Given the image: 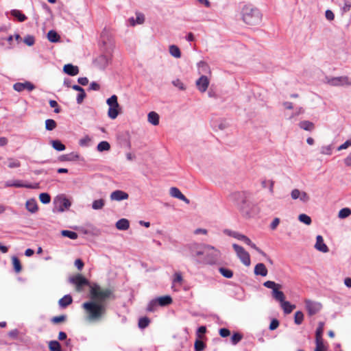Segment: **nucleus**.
Segmentation results:
<instances>
[{"mask_svg": "<svg viewBox=\"0 0 351 351\" xmlns=\"http://www.w3.org/2000/svg\"><path fill=\"white\" fill-rule=\"evenodd\" d=\"M90 301L82 304L86 319L90 322H99L107 313L109 302L115 299L114 291L94 283L90 286Z\"/></svg>", "mask_w": 351, "mask_h": 351, "instance_id": "nucleus-1", "label": "nucleus"}, {"mask_svg": "<svg viewBox=\"0 0 351 351\" xmlns=\"http://www.w3.org/2000/svg\"><path fill=\"white\" fill-rule=\"evenodd\" d=\"M262 20V14L259 10L252 5L243 8V21L249 25H257Z\"/></svg>", "mask_w": 351, "mask_h": 351, "instance_id": "nucleus-2", "label": "nucleus"}, {"mask_svg": "<svg viewBox=\"0 0 351 351\" xmlns=\"http://www.w3.org/2000/svg\"><path fill=\"white\" fill-rule=\"evenodd\" d=\"M205 251L204 260H200L199 261L208 264H215L219 260L221 252L215 247L210 245H205Z\"/></svg>", "mask_w": 351, "mask_h": 351, "instance_id": "nucleus-3", "label": "nucleus"}, {"mask_svg": "<svg viewBox=\"0 0 351 351\" xmlns=\"http://www.w3.org/2000/svg\"><path fill=\"white\" fill-rule=\"evenodd\" d=\"M205 245H206L192 243L188 247L191 256L193 258H196L197 261L199 263H202V261H199L204 260V256L206 253Z\"/></svg>", "mask_w": 351, "mask_h": 351, "instance_id": "nucleus-4", "label": "nucleus"}, {"mask_svg": "<svg viewBox=\"0 0 351 351\" xmlns=\"http://www.w3.org/2000/svg\"><path fill=\"white\" fill-rule=\"evenodd\" d=\"M69 281L75 285L76 291L77 292L82 291L84 286H89L90 288V286L92 285L90 284L89 281L81 274H77L76 276L70 278Z\"/></svg>", "mask_w": 351, "mask_h": 351, "instance_id": "nucleus-5", "label": "nucleus"}, {"mask_svg": "<svg viewBox=\"0 0 351 351\" xmlns=\"http://www.w3.org/2000/svg\"><path fill=\"white\" fill-rule=\"evenodd\" d=\"M243 204H244V206L243 205V212L247 217H254L260 212V209L256 204L251 202H244L243 201Z\"/></svg>", "mask_w": 351, "mask_h": 351, "instance_id": "nucleus-6", "label": "nucleus"}, {"mask_svg": "<svg viewBox=\"0 0 351 351\" xmlns=\"http://www.w3.org/2000/svg\"><path fill=\"white\" fill-rule=\"evenodd\" d=\"M111 62V54L110 52L101 54L95 60V64L100 69H104Z\"/></svg>", "mask_w": 351, "mask_h": 351, "instance_id": "nucleus-7", "label": "nucleus"}, {"mask_svg": "<svg viewBox=\"0 0 351 351\" xmlns=\"http://www.w3.org/2000/svg\"><path fill=\"white\" fill-rule=\"evenodd\" d=\"M305 306L309 315H313L317 313L322 307L319 302H313L310 300H305Z\"/></svg>", "mask_w": 351, "mask_h": 351, "instance_id": "nucleus-8", "label": "nucleus"}, {"mask_svg": "<svg viewBox=\"0 0 351 351\" xmlns=\"http://www.w3.org/2000/svg\"><path fill=\"white\" fill-rule=\"evenodd\" d=\"M54 203L58 206V210L60 212H63L65 209L69 208L71 206V202L69 199L64 197H58Z\"/></svg>", "mask_w": 351, "mask_h": 351, "instance_id": "nucleus-9", "label": "nucleus"}, {"mask_svg": "<svg viewBox=\"0 0 351 351\" xmlns=\"http://www.w3.org/2000/svg\"><path fill=\"white\" fill-rule=\"evenodd\" d=\"M330 84L332 86H343L348 85L351 86V79L347 76H341L332 78L330 82Z\"/></svg>", "mask_w": 351, "mask_h": 351, "instance_id": "nucleus-10", "label": "nucleus"}, {"mask_svg": "<svg viewBox=\"0 0 351 351\" xmlns=\"http://www.w3.org/2000/svg\"><path fill=\"white\" fill-rule=\"evenodd\" d=\"M196 86L198 90L204 93L207 90L209 85V80L206 75H202L197 81Z\"/></svg>", "mask_w": 351, "mask_h": 351, "instance_id": "nucleus-11", "label": "nucleus"}, {"mask_svg": "<svg viewBox=\"0 0 351 351\" xmlns=\"http://www.w3.org/2000/svg\"><path fill=\"white\" fill-rule=\"evenodd\" d=\"M13 88L16 91L21 92L25 89H27L29 91H32L35 88V86L31 82H25L24 83L17 82L14 84Z\"/></svg>", "mask_w": 351, "mask_h": 351, "instance_id": "nucleus-12", "label": "nucleus"}, {"mask_svg": "<svg viewBox=\"0 0 351 351\" xmlns=\"http://www.w3.org/2000/svg\"><path fill=\"white\" fill-rule=\"evenodd\" d=\"M169 193L171 197L179 199L186 204H189L190 203V200L186 198L177 187H171L169 190Z\"/></svg>", "mask_w": 351, "mask_h": 351, "instance_id": "nucleus-13", "label": "nucleus"}, {"mask_svg": "<svg viewBox=\"0 0 351 351\" xmlns=\"http://www.w3.org/2000/svg\"><path fill=\"white\" fill-rule=\"evenodd\" d=\"M128 194L121 190H116L110 194V199L112 201H121L128 199Z\"/></svg>", "mask_w": 351, "mask_h": 351, "instance_id": "nucleus-14", "label": "nucleus"}, {"mask_svg": "<svg viewBox=\"0 0 351 351\" xmlns=\"http://www.w3.org/2000/svg\"><path fill=\"white\" fill-rule=\"evenodd\" d=\"M315 248L324 253L328 252L329 250L328 246L324 243L323 237L321 235H317L316 237Z\"/></svg>", "mask_w": 351, "mask_h": 351, "instance_id": "nucleus-15", "label": "nucleus"}, {"mask_svg": "<svg viewBox=\"0 0 351 351\" xmlns=\"http://www.w3.org/2000/svg\"><path fill=\"white\" fill-rule=\"evenodd\" d=\"M63 71L65 73L75 76L79 73V68L72 64H67L64 66Z\"/></svg>", "mask_w": 351, "mask_h": 351, "instance_id": "nucleus-16", "label": "nucleus"}, {"mask_svg": "<svg viewBox=\"0 0 351 351\" xmlns=\"http://www.w3.org/2000/svg\"><path fill=\"white\" fill-rule=\"evenodd\" d=\"M228 123L223 119L213 121L212 127L215 130H224L228 127Z\"/></svg>", "mask_w": 351, "mask_h": 351, "instance_id": "nucleus-17", "label": "nucleus"}, {"mask_svg": "<svg viewBox=\"0 0 351 351\" xmlns=\"http://www.w3.org/2000/svg\"><path fill=\"white\" fill-rule=\"evenodd\" d=\"M26 209L31 213H35L38 211V207L35 199H29L25 203Z\"/></svg>", "mask_w": 351, "mask_h": 351, "instance_id": "nucleus-18", "label": "nucleus"}, {"mask_svg": "<svg viewBox=\"0 0 351 351\" xmlns=\"http://www.w3.org/2000/svg\"><path fill=\"white\" fill-rule=\"evenodd\" d=\"M268 271L263 263H258L254 267V274L256 276H266Z\"/></svg>", "mask_w": 351, "mask_h": 351, "instance_id": "nucleus-19", "label": "nucleus"}, {"mask_svg": "<svg viewBox=\"0 0 351 351\" xmlns=\"http://www.w3.org/2000/svg\"><path fill=\"white\" fill-rule=\"evenodd\" d=\"M5 187H10V186H14V187H16V188H21V187H25V188H32V186L29 185V184H23L21 180H8L5 183Z\"/></svg>", "mask_w": 351, "mask_h": 351, "instance_id": "nucleus-20", "label": "nucleus"}, {"mask_svg": "<svg viewBox=\"0 0 351 351\" xmlns=\"http://www.w3.org/2000/svg\"><path fill=\"white\" fill-rule=\"evenodd\" d=\"M280 288L274 289L272 291L273 298L280 303L282 302L285 299L284 293L280 290Z\"/></svg>", "mask_w": 351, "mask_h": 351, "instance_id": "nucleus-21", "label": "nucleus"}, {"mask_svg": "<svg viewBox=\"0 0 351 351\" xmlns=\"http://www.w3.org/2000/svg\"><path fill=\"white\" fill-rule=\"evenodd\" d=\"M116 228L120 230H126L130 227V222L127 219H121L116 223Z\"/></svg>", "mask_w": 351, "mask_h": 351, "instance_id": "nucleus-22", "label": "nucleus"}, {"mask_svg": "<svg viewBox=\"0 0 351 351\" xmlns=\"http://www.w3.org/2000/svg\"><path fill=\"white\" fill-rule=\"evenodd\" d=\"M280 306L285 314L291 313L295 308V305L291 304L289 302L285 300L280 303Z\"/></svg>", "mask_w": 351, "mask_h": 351, "instance_id": "nucleus-23", "label": "nucleus"}, {"mask_svg": "<svg viewBox=\"0 0 351 351\" xmlns=\"http://www.w3.org/2000/svg\"><path fill=\"white\" fill-rule=\"evenodd\" d=\"M73 302L72 297L70 295H65L58 301V304L61 308H66Z\"/></svg>", "mask_w": 351, "mask_h": 351, "instance_id": "nucleus-24", "label": "nucleus"}, {"mask_svg": "<svg viewBox=\"0 0 351 351\" xmlns=\"http://www.w3.org/2000/svg\"><path fill=\"white\" fill-rule=\"evenodd\" d=\"M243 242H244L245 244L250 245L251 247L254 248L255 250H256L259 254L264 256H267L266 254L261 250L260 248H258L254 243H253L251 240L245 237V235H243Z\"/></svg>", "mask_w": 351, "mask_h": 351, "instance_id": "nucleus-25", "label": "nucleus"}, {"mask_svg": "<svg viewBox=\"0 0 351 351\" xmlns=\"http://www.w3.org/2000/svg\"><path fill=\"white\" fill-rule=\"evenodd\" d=\"M158 303L161 306H167L172 302V298L169 295H164L156 298Z\"/></svg>", "mask_w": 351, "mask_h": 351, "instance_id": "nucleus-26", "label": "nucleus"}, {"mask_svg": "<svg viewBox=\"0 0 351 351\" xmlns=\"http://www.w3.org/2000/svg\"><path fill=\"white\" fill-rule=\"evenodd\" d=\"M147 119L148 121L154 125H158L159 124V115L154 111L148 114Z\"/></svg>", "mask_w": 351, "mask_h": 351, "instance_id": "nucleus-27", "label": "nucleus"}, {"mask_svg": "<svg viewBox=\"0 0 351 351\" xmlns=\"http://www.w3.org/2000/svg\"><path fill=\"white\" fill-rule=\"evenodd\" d=\"M299 126L301 129L306 131H313L315 129L314 123L309 121H302L299 123Z\"/></svg>", "mask_w": 351, "mask_h": 351, "instance_id": "nucleus-28", "label": "nucleus"}, {"mask_svg": "<svg viewBox=\"0 0 351 351\" xmlns=\"http://www.w3.org/2000/svg\"><path fill=\"white\" fill-rule=\"evenodd\" d=\"M145 21V16L142 13H136V20L134 18L130 19V24L134 26L136 24H142Z\"/></svg>", "mask_w": 351, "mask_h": 351, "instance_id": "nucleus-29", "label": "nucleus"}, {"mask_svg": "<svg viewBox=\"0 0 351 351\" xmlns=\"http://www.w3.org/2000/svg\"><path fill=\"white\" fill-rule=\"evenodd\" d=\"M47 39L51 43H58L60 41V36L56 31L50 30L47 34Z\"/></svg>", "mask_w": 351, "mask_h": 351, "instance_id": "nucleus-30", "label": "nucleus"}, {"mask_svg": "<svg viewBox=\"0 0 351 351\" xmlns=\"http://www.w3.org/2000/svg\"><path fill=\"white\" fill-rule=\"evenodd\" d=\"M10 13L12 16L16 18L20 22H23L27 19L26 16L19 10H12Z\"/></svg>", "mask_w": 351, "mask_h": 351, "instance_id": "nucleus-31", "label": "nucleus"}, {"mask_svg": "<svg viewBox=\"0 0 351 351\" xmlns=\"http://www.w3.org/2000/svg\"><path fill=\"white\" fill-rule=\"evenodd\" d=\"M53 148L57 151H64L66 149L65 145L59 140L51 141Z\"/></svg>", "mask_w": 351, "mask_h": 351, "instance_id": "nucleus-32", "label": "nucleus"}, {"mask_svg": "<svg viewBox=\"0 0 351 351\" xmlns=\"http://www.w3.org/2000/svg\"><path fill=\"white\" fill-rule=\"evenodd\" d=\"M97 149L99 152L109 151L110 149V145L107 141H101L97 145Z\"/></svg>", "mask_w": 351, "mask_h": 351, "instance_id": "nucleus-33", "label": "nucleus"}, {"mask_svg": "<svg viewBox=\"0 0 351 351\" xmlns=\"http://www.w3.org/2000/svg\"><path fill=\"white\" fill-rule=\"evenodd\" d=\"M169 53L172 56L176 58L181 57L180 50L176 45H173L169 47Z\"/></svg>", "mask_w": 351, "mask_h": 351, "instance_id": "nucleus-34", "label": "nucleus"}, {"mask_svg": "<svg viewBox=\"0 0 351 351\" xmlns=\"http://www.w3.org/2000/svg\"><path fill=\"white\" fill-rule=\"evenodd\" d=\"M119 107H109L108 111V117L112 119H114L117 117L119 114Z\"/></svg>", "mask_w": 351, "mask_h": 351, "instance_id": "nucleus-35", "label": "nucleus"}, {"mask_svg": "<svg viewBox=\"0 0 351 351\" xmlns=\"http://www.w3.org/2000/svg\"><path fill=\"white\" fill-rule=\"evenodd\" d=\"M49 348L50 351H62L60 343L56 340L49 342Z\"/></svg>", "mask_w": 351, "mask_h": 351, "instance_id": "nucleus-36", "label": "nucleus"}, {"mask_svg": "<svg viewBox=\"0 0 351 351\" xmlns=\"http://www.w3.org/2000/svg\"><path fill=\"white\" fill-rule=\"evenodd\" d=\"M324 322H320L318 323V326L315 331V339H322L324 332Z\"/></svg>", "mask_w": 351, "mask_h": 351, "instance_id": "nucleus-37", "label": "nucleus"}, {"mask_svg": "<svg viewBox=\"0 0 351 351\" xmlns=\"http://www.w3.org/2000/svg\"><path fill=\"white\" fill-rule=\"evenodd\" d=\"M61 234L64 237H68L71 239H76L78 237L77 234L75 232L64 230H62Z\"/></svg>", "mask_w": 351, "mask_h": 351, "instance_id": "nucleus-38", "label": "nucleus"}, {"mask_svg": "<svg viewBox=\"0 0 351 351\" xmlns=\"http://www.w3.org/2000/svg\"><path fill=\"white\" fill-rule=\"evenodd\" d=\"M57 127V123L53 119H47L45 121V129L49 131L54 130Z\"/></svg>", "mask_w": 351, "mask_h": 351, "instance_id": "nucleus-39", "label": "nucleus"}, {"mask_svg": "<svg viewBox=\"0 0 351 351\" xmlns=\"http://www.w3.org/2000/svg\"><path fill=\"white\" fill-rule=\"evenodd\" d=\"M105 204V201L103 199H96L92 204V208L94 210L101 209Z\"/></svg>", "mask_w": 351, "mask_h": 351, "instance_id": "nucleus-40", "label": "nucleus"}, {"mask_svg": "<svg viewBox=\"0 0 351 351\" xmlns=\"http://www.w3.org/2000/svg\"><path fill=\"white\" fill-rule=\"evenodd\" d=\"M219 271L223 276L227 278H230L233 276V272L230 269L226 267H219Z\"/></svg>", "mask_w": 351, "mask_h": 351, "instance_id": "nucleus-41", "label": "nucleus"}, {"mask_svg": "<svg viewBox=\"0 0 351 351\" xmlns=\"http://www.w3.org/2000/svg\"><path fill=\"white\" fill-rule=\"evenodd\" d=\"M304 320V313L300 311H296L294 316V322L297 325H300Z\"/></svg>", "mask_w": 351, "mask_h": 351, "instance_id": "nucleus-42", "label": "nucleus"}, {"mask_svg": "<svg viewBox=\"0 0 351 351\" xmlns=\"http://www.w3.org/2000/svg\"><path fill=\"white\" fill-rule=\"evenodd\" d=\"M107 104L109 107H119V104L117 101V97L115 95H112L106 101Z\"/></svg>", "mask_w": 351, "mask_h": 351, "instance_id": "nucleus-43", "label": "nucleus"}, {"mask_svg": "<svg viewBox=\"0 0 351 351\" xmlns=\"http://www.w3.org/2000/svg\"><path fill=\"white\" fill-rule=\"evenodd\" d=\"M351 215V209L349 208H343L339 212L338 217L340 219H345Z\"/></svg>", "mask_w": 351, "mask_h": 351, "instance_id": "nucleus-44", "label": "nucleus"}, {"mask_svg": "<svg viewBox=\"0 0 351 351\" xmlns=\"http://www.w3.org/2000/svg\"><path fill=\"white\" fill-rule=\"evenodd\" d=\"M158 305L159 304L158 303L156 298L154 299L149 302L147 307V311L149 312H154L156 310Z\"/></svg>", "mask_w": 351, "mask_h": 351, "instance_id": "nucleus-45", "label": "nucleus"}, {"mask_svg": "<svg viewBox=\"0 0 351 351\" xmlns=\"http://www.w3.org/2000/svg\"><path fill=\"white\" fill-rule=\"evenodd\" d=\"M12 263H13V266H14V269L16 273H19L22 269L21 264L19 259L16 256H13L12 257Z\"/></svg>", "mask_w": 351, "mask_h": 351, "instance_id": "nucleus-46", "label": "nucleus"}, {"mask_svg": "<svg viewBox=\"0 0 351 351\" xmlns=\"http://www.w3.org/2000/svg\"><path fill=\"white\" fill-rule=\"evenodd\" d=\"M274 182L272 180H263L261 182V186L263 188H266L269 185V192L271 194L274 193Z\"/></svg>", "mask_w": 351, "mask_h": 351, "instance_id": "nucleus-47", "label": "nucleus"}, {"mask_svg": "<svg viewBox=\"0 0 351 351\" xmlns=\"http://www.w3.org/2000/svg\"><path fill=\"white\" fill-rule=\"evenodd\" d=\"M298 219L300 222L306 225H310L312 222L311 218L306 214H300L298 217Z\"/></svg>", "mask_w": 351, "mask_h": 351, "instance_id": "nucleus-48", "label": "nucleus"}, {"mask_svg": "<svg viewBox=\"0 0 351 351\" xmlns=\"http://www.w3.org/2000/svg\"><path fill=\"white\" fill-rule=\"evenodd\" d=\"M206 348V344L201 340L197 339L195 341L194 350L195 351H202Z\"/></svg>", "mask_w": 351, "mask_h": 351, "instance_id": "nucleus-49", "label": "nucleus"}, {"mask_svg": "<svg viewBox=\"0 0 351 351\" xmlns=\"http://www.w3.org/2000/svg\"><path fill=\"white\" fill-rule=\"evenodd\" d=\"M149 322H150V320L148 317H141L138 320V327L141 328H145L147 326H148Z\"/></svg>", "mask_w": 351, "mask_h": 351, "instance_id": "nucleus-50", "label": "nucleus"}, {"mask_svg": "<svg viewBox=\"0 0 351 351\" xmlns=\"http://www.w3.org/2000/svg\"><path fill=\"white\" fill-rule=\"evenodd\" d=\"M263 286L267 288L272 289H276V288H281L282 286L280 284H277L274 281L267 280L263 283Z\"/></svg>", "mask_w": 351, "mask_h": 351, "instance_id": "nucleus-51", "label": "nucleus"}, {"mask_svg": "<svg viewBox=\"0 0 351 351\" xmlns=\"http://www.w3.org/2000/svg\"><path fill=\"white\" fill-rule=\"evenodd\" d=\"M39 199H40V201L43 204H45L49 203L50 201H51V197L47 193H40V195H39Z\"/></svg>", "mask_w": 351, "mask_h": 351, "instance_id": "nucleus-52", "label": "nucleus"}, {"mask_svg": "<svg viewBox=\"0 0 351 351\" xmlns=\"http://www.w3.org/2000/svg\"><path fill=\"white\" fill-rule=\"evenodd\" d=\"M316 348L315 351H326L323 339H315Z\"/></svg>", "mask_w": 351, "mask_h": 351, "instance_id": "nucleus-53", "label": "nucleus"}, {"mask_svg": "<svg viewBox=\"0 0 351 351\" xmlns=\"http://www.w3.org/2000/svg\"><path fill=\"white\" fill-rule=\"evenodd\" d=\"M91 141L90 138L88 136H85L84 138L79 141V145L81 147H88Z\"/></svg>", "mask_w": 351, "mask_h": 351, "instance_id": "nucleus-54", "label": "nucleus"}, {"mask_svg": "<svg viewBox=\"0 0 351 351\" xmlns=\"http://www.w3.org/2000/svg\"><path fill=\"white\" fill-rule=\"evenodd\" d=\"M223 233L230 236V237H234L237 239H241V234L238 233V232H236L234 231H232L230 230H228V229H225L223 230Z\"/></svg>", "mask_w": 351, "mask_h": 351, "instance_id": "nucleus-55", "label": "nucleus"}, {"mask_svg": "<svg viewBox=\"0 0 351 351\" xmlns=\"http://www.w3.org/2000/svg\"><path fill=\"white\" fill-rule=\"evenodd\" d=\"M332 145L323 146L321 148V154H325V155H331L332 154Z\"/></svg>", "mask_w": 351, "mask_h": 351, "instance_id": "nucleus-56", "label": "nucleus"}, {"mask_svg": "<svg viewBox=\"0 0 351 351\" xmlns=\"http://www.w3.org/2000/svg\"><path fill=\"white\" fill-rule=\"evenodd\" d=\"M243 264L249 266L250 265V257L247 252L243 249Z\"/></svg>", "mask_w": 351, "mask_h": 351, "instance_id": "nucleus-57", "label": "nucleus"}, {"mask_svg": "<svg viewBox=\"0 0 351 351\" xmlns=\"http://www.w3.org/2000/svg\"><path fill=\"white\" fill-rule=\"evenodd\" d=\"M241 340V335L237 332L234 333L230 339L231 343L232 345L237 344Z\"/></svg>", "mask_w": 351, "mask_h": 351, "instance_id": "nucleus-58", "label": "nucleus"}, {"mask_svg": "<svg viewBox=\"0 0 351 351\" xmlns=\"http://www.w3.org/2000/svg\"><path fill=\"white\" fill-rule=\"evenodd\" d=\"M66 319V316L65 315H62L60 316L53 317L51 319V322L53 324H58V323L64 322Z\"/></svg>", "mask_w": 351, "mask_h": 351, "instance_id": "nucleus-59", "label": "nucleus"}, {"mask_svg": "<svg viewBox=\"0 0 351 351\" xmlns=\"http://www.w3.org/2000/svg\"><path fill=\"white\" fill-rule=\"evenodd\" d=\"M21 166V162L17 160H14V159H9V162L8 164V167L9 168H17V167H19Z\"/></svg>", "mask_w": 351, "mask_h": 351, "instance_id": "nucleus-60", "label": "nucleus"}, {"mask_svg": "<svg viewBox=\"0 0 351 351\" xmlns=\"http://www.w3.org/2000/svg\"><path fill=\"white\" fill-rule=\"evenodd\" d=\"M35 39L33 36L27 35L24 38V43L28 46H32L34 44Z\"/></svg>", "mask_w": 351, "mask_h": 351, "instance_id": "nucleus-61", "label": "nucleus"}, {"mask_svg": "<svg viewBox=\"0 0 351 351\" xmlns=\"http://www.w3.org/2000/svg\"><path fill=\"white\" fill-rule=\"evenodd\" d=\"M63 158V160H78L80 158V155L75 153H71L69 155L64 156Z\"/></svg>", "mask_w": 351, "mask_h": 351, "instance_id": "nucleus-62", "label": "nucleus"}, {"mask_svg": "<svg viewBox=\"0 0 351 351\" xmlns=\"http://www.w3.org/2000/svg\"><path fill=\"white\" fill-rule=\"evenodd\" d=\"M279 321L274 318L271 320L270 324H269V328L270 330H276L278 326H279Z\"/></svg>", "mask_w": 351, "mask_h": 351, "instance_id": "nucleus-63", "label": "nucleus"}, {"mask_svg": "<svg viewBox=\"0 0 351 351\" xmlns=\"http://www.w3.org/2000/svg\"><path fill=\"white\" fill-rule=\"evenodd\" d=\"M351 146V138L350 139H348L346 141H345L342 145H341L338 148H337V150L338 151H340V150H342V149H347L348 147Z\"/></svg>", "mask_w": 351, "mask_h": 351, "instance_id": "nucleus-64", "label": "nucleus"}]
</instances>
